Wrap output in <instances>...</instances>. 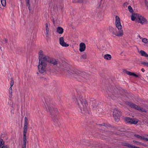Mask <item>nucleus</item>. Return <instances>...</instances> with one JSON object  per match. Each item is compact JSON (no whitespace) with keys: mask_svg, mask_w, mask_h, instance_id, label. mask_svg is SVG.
Masks as SVG:
<instances>
[{"mask_svg":"<svg viewBox=\"0 0 148 148\" xmlns=\"http://www.w3.org/2000/svg\"><path fill=\"white\" fill-rule=\"evenodd\" d=\"M72 99L73 101H75L82 113L84 114L89 113L90 109L88 103L82 95H78L77 98L75 96H73Z\"/></svg>","mask_w":148,"mask_h":148,"instance_id":"f257e3e1","label":"nucleus"},{"mask_svg":"<svg viewBox=\"0 0 148 148\" xmlns=\"http://www.w3.org/2000/svg\"><path fill=\"white\" fill-rule=\"evenodd\" d=\"M45 106L47 110L52 114L56 115L58 114V112L52 101L49 98H47L45 99Z\"/></svg>","mask_w":148,"mask_h":148,"instance_id":"f03ea898","label":"nucleus"},{"mask_svg":"<svg viewBox=\"0 0 148 148\" xmlns=\"http://www.w3.org/2000/svg\"><path fill=\"white\" fill-rule=\"evenodd\" d=\"M64 71L66 74L70 75L73 77L77 79L78 80L82 79V78H85L86 77V75L84 72H81L78 70L73 71V73L72 72L73 71L71 69H64Z\"/></svg>","mask_w":148,"mask_h":148,"instance_id":"7ed1b4c3","label":"nucleus"},{"mask_svg":"<svg viewBox=\"0 0 148 148\" xmlns=\"http://www.w3.org/2000/svg\"><path fill=\"white\" fill-rule=\"evenodd\" d=\"M131 20L132 21L136 20V22L143 25L147 23V20L143 16L138 13L133 14L131 16Z\"/></svg>","mask_w":148,"mask_h":148,"instance_id":"20e7f679","label":"nucleus"},{"mask_svg":"<svg viewBox=\"0 0 148 148\" xmlns=\"http://www.w3.org/2000/svg\"><path fill=\"white\" fill-rule=\"evenodd\" d=\"M115 25L116 27L119 30V32L116 33H115L113 32V34L117 36H122L123 35L122 27L121 25L120 19L118 16H116L115 17Z\"/></svg>","mask_w":148,"mask_h":148,"instance_id":"39448f33","label":"nucleus"},{"mask_svg":"<svg viewBox=\"0 0 148 148\" xmlns=\"http://www.w3.org/2000/svg\"><path fill=\"white\" fill-rule=\"evenodd\" d=\"M28 124V119L26 117H25L24 119V123L23 127V145L22 146V148H26L27 143V125Z\"/></svg>","mask_w":148,"mask_h":148,"instance_id":"423d86ee","label":"nucleus"},{"mask_svg":"<svg viewBox=\"0 0 148 148\" xmlns=\"http://www.w3.org/2000/svg\"><path fill=\"white\" fill-rule=\"evenodd\" d=\"M47 61H39L38 69L40 73H43L46 71Z\"/></svg>","mask_w":148,"mask_h":148,"instance_id":"0eeeda50","label":"nucleus"},{"mask_svg":"<svg viewBox=\"0 0 148 148\" xmlns=\"http://www.w3.org/2000/svg\"><path fill=\"white\" fill-rule=\"evenodd\" d=\"M39 61H48L49 60V57L44 54V52L40 50L38 53Z\"/></svg>","mask_w":148,"mask_h":148,"instance_id":"6e6552de","label":"nucleus"},{"mask_svg":"<svg viewBox=\"0 0 148 148\" xmlns=\"http://www.w3.org/2000/svg\"><path fill=\"white\" fill-rule=\"evenodd\" d=\"M121 115V112L119 110L114 109L113 112V116L116 121H118Z\"/></svg>","mask_w":148,"mask_h":148,"instance_id":"1a4fd4ad","label":"nucleus"},{"mask_svg":"<svg viewBox=\"0 0 148 148\" xmlns=\"http://www.w3.org/2000/svg\"><path fill=\"white\" fill-rule=\"evenodd\" d=\"M128 105L131 108H133L141 112H145L144 109L141 108L138 106L131 103H129Z\"/></svg>","mask_w":148,"mask_h":148,"instance_id":"9d476101","label":"nucleus"},{"mask_svg":"<svg viewBox=\"0 0 148 148\" xmlns=\"http://www.w3.org/2000/svg\"><path fill=\"white\" fill-rule=\"evenodd\" d=\"M128 105L131 108H133L141 112H145L144 109L141 108L138 106L131 103H129Z\"/></svg>","mask_w":148,"mask_h":148,"instance_id":"9b49d317","label":"nucleus"},{"mask_svg":"<svg viewBox=\"0 0 148 148\" xmlns=\"http://www.w3.org/2000/svg\"><path fill=\"white\" fill-rule=\"evenodd\" d=\"M59 42L60 44L64 47H67L69 45L68 44L64 42V38L63 37H61L60 38Z\"/></svg>","mask_w":148,"mask_h":148,"instance_id":"f8f14e48","label":"nucleus"},{"mask_svg":"<svg viewBox=\"0 0 148 148\" xmlns=\"http://www.w3.org/2000/svg\"><path fill=\"white\" fill-rule=\"evenodd\" d=\"M46 25V37L47 40H49L50 38V36L49 34V29L48 27V24L47 23L45 24Z\"/></svg>","mask_w":148,"mask_h":148,"instance_id":"ddd939ff","label":"nucleus"},{"mask_svg":"<svg viewBox=\"0 0 148 148\" xmlns=\"http://www.w3.org/2000/svg\"><path fill=\"white\" fill-rule=\"evenodd\" d=\"M86 46L85 44L83 42L80 43L79 45V50L80 52H82L84 51L85 50Z\"/></svg>","mask_w":148,"mask_h":148,"instance_id":"4468645a","label":"nucleus"},{"mask_svg":"<svg viewBox=\"0 0 148 148\" xmlns=\"http://www.w3.org/2000/svg\"><path fill=\"white\" fill-rule=\"evenodd\" d=\"M123 72L125 73L126 74H127V75H130V76H133L134 77H138V75L136 74L135 73L133 72H130L129 71L126 70H124L123 71Z\"/></svg>","mask_w":148,"mask_h":148,"instance_id":"2eb2a0df","label":"nucleus"},{"mask_svg":"<svg viewBox=\"0 0 148 148\" xmlns=\"http://www.w3.org/2000/svg\"><path fill=\"white\" fill-rule=\"evenodd\" d=\"M0 148H8L7 145H4V142L1 138H0Z\"/></svg>","mask_w":148,"mask_h":148,"instance_id":"dca6fc26","label":"nucleus"},{"mask_svg":"<svg viewBox=\"0 0 148 148\" xmlns=\"http://www.w3.org/2000/svg\"><path fill=\"white\" fill-rule=\"evenodd\" d=\"M47 62H49L50 63L53 64L54 65H56L58 63L57 61L54 59H51L49 57V61H47Z\"/></svg>","mask_w":148,"mask_h":148,"instance_id":"f3484780","label":"nucleus"},{"mask_svg":"<svg viewBox=\"0 0 148 148\" xmlns=\"http://www.w3.org/2000/svg\"><path fill=\"white\" fill-rule=\"evenodd\" d=\"M99 102L94 100L92 103V106L94 108V109H95L98 106Z\"/></svg>","mask_w":148,"mask_h":148,"instance_id":"a211bd4d","label":"nucleus"},{"mask_svg":"<svg viewBox=\"0 0 148 148\" xmlns=\"http://www.w3.org/2000/svg\"><path fill=\"white\" fill-rule=\"evenodd\" d=\"M64 32V29L61 27H58L57 28V32L60 34H62Z\"/></svg>","mask_w":148,"mask_h":148,"instance_id":"6ab92c4d","label":"nucleus"},{"mask_svg":"<svg viewBox=\"0 0 148 148\" xmlns=\"http://www.w3.org/2000/svg\"><path fill=\"white\" fill-rule=\"evenodd\" d=\"M134 136L138 139H139L141 140H146L147 138H145L144 136H141L139 135L136 134L134 135Z\"/></svg>","mask_w":148,"mask_h":148,"instance_id":"aec40b11","label":"nucleus"},{"mask_svg":"<svg viewBox=\"0 0 148 148\" xmlns=\"http://www.w3.org/2000/svg\"><path fill=\"white\" fill-rule=\"evenodd\" d=\"M140 53L142 56H143L146 57H148V54L144 51L141 50L140 52Z\"/></svg>","mask_w":148,"mask_h":148,"instance_id":"412c9836","label":"nucleus"},{"mask_svg":"<svg viewBox=\"0 0 148 148\" xmlns=\"http://www.w3.org/2000/svg\"><path fill=\"white\" fill-rule=\"evenodd\" d=\"M104 58L107 60H110L111 58V56L110 54H107L103 56Z\"/></svg>","mask_w":148,"mask_h":148,"instance_id":"4be33fe9","label":"nucleus"},{"mask_svg":"<svg viewBox=\"0 0 148 148\" xmlns=\"http://www.w3.org/2000/svg\"><path fill=\"white\" fill-rule=\"evenodd\" d=\"M138 121L137 120H135L131 118V120L130 121L129 123L131 124H136L138 123Z\"/></svg>","mask_w":148,"mask_h":148,"instance_id":"5701e85b","label":"nucleus"},{"mask_svg":"<svg viewBox=\"0 0 148 148\" xmlns=\"http://www.w3.org/2000/svg\"><path fill=\"white\" fill-rule=\"evenodd\" d=\"M128 9L129 11V12H130V13H132V14H134V12L133 9H132V8L131 7V6L130 5H129L128 7Z\"/></svg>","mask_w":148,"mask_h":148,"instance_id":"b1692460","label":"nucleus"},{"mask_svg":"<svg viewBox=\"0 0 148 148\" xmlns=\"http://www.w3.org/2000/svg\"><path fill=\"white\" fill-rule=\"evenodd\" d=\"M133 142L134 143H136L137 144L139 145H143L144 144L142 142L137 141L136 140H134L133 141Z\"/></svg>","mask_w":148,"mask_h":148,"instance_id":"393cba45","label":"nucleus"},{"mask_svg":"<svg viewBox=\"0 0 148 148\" xmlns=\"http://www.w3.org/2000/svg\"><path fill=\"white\" fill-rule=\"evenodd\" d=\"M142 41L145 44H148V39L146 38H142Z\"/></svg>","mask_w":148,"mask_h":148,"instance_id":"a878e982","label":"nucleus"},{"mask_svg":"<svg viewBox=\"0 0 148 148\" xmlns=\"http://www.w3.org/2000/svg\"><path fill=\"white\" fill-rule=\"evenodd\" d=\"M125 120L126 123H129L130 121L131 120V118L129 117H126Z\"/></svg>","mask_w":148,"mask_h":148,"instance_id":"bb28decb","label":"nucleus"},{"mask_svg":"<svg viewBox=\"0 0 148 148\" xmlns=\"http://www.w3.org/2000/svg\"><path fill=\"white\" fill-rule=\"evenodd\" d=\"M1 4L3 6V7L5 6L6 5V1L5 0H1Z\"/></svg>","mask_w":148,"mask_h":148,"instance_id":"cd10ccee","label":"nucleus"},{"mask_svg":"<svg viewBox=\"0 0 148 148\" xmlns=\"http://www.w3.org/2000/svg\"><path fill=\"white\" fill-rule=\"evenodd\" d=\"M141 64L145 66H147L148 67V62L143 61L141 62Z\"/></svg>","mask_w":148,"mask_h":148,"instance_id":"c85d7f7f","label":"nucleus"},{"mask_svg":"<svg viewBox=\"0 0 148 148\" xmlns=\"http://www.w3.org/2000/svg\"><path fill=\"white\" fill-rule=\"evenodd\" d=\"M14 81H13V78H11V83L10 84V86H11V87H12L14 85Z\"/></svg>","mask_w":148,"mask_h":148,"instance_id":"c756f323","label":"nucleus"},{"mask_svg":"<svg viewBox=\"0 0 148 148\" xmlns=\"http://www.w3.org/2000/svg\"><path fill=\"white\" fill-rule=\"evenodd\" d=\"M87 57L86 54H84L81 56V59H85Z\"/></svg>","mask_w":148,"mask_h":148,"instance_id":"7c9ffc66","label":"nucleus"},{"mask_svg":"<svg viewBox=\"0 0 148 148\" xmlns=\"http://www.w3.org/2000/svg\"><path fill=\"white\" fill-rule=\"evenodd\" d=\"M145 3L146 6L147 7V8L148 9V2L147 0H145Z\"/></svg>","mask_w":148,"mask_h":148,"instance_id":"2f4dec72","label":"nucleus"},{"mask_svg":"<svg viewBox=\"0 0 148 148\" xmlns=\"http://www.w3.org/2000/svg\"><path fill=\"white\" fill-rule=\"evenodd\" d=\"M85 0H77V2L79 3H82Z\"/></svg>","mask_w":148,"mask_h":148,"instance_id":"473e14b6","label":"nucleus"},{"mask_svg":"<svg viewBox=\"0 0 148 148\" xmlns=\"http://www.w3.org/2000/svg\"><path fill=\"white\" fill-rule=\"evenodd\" d=\"M9 99H11L12 97V94H9Z\"/></svg>","mask_w":148,"mask_h":148,"instance_id":"72a5a7b5","label":"nucleus"},{"mask_svg":"<svg viewBox=\"0 0 148 148\" xmlns=\"http://www.w3.org/2000/svg\"><path fill=\"white\" fill-rule=\"evenodd\" d=\"M127 2H125V3L124 4H123V6H127Z\"/></svg>","mask_w":148,"mask_h":148,"instance_id":"f704fd0d","label":"nucleus"},{"mask_svg":"<svg viewBox=\"0 0 148 148\" xmlns=\"http://www.w3.org/2000/svg\"><path fill=\"white\" fill-rule=\"evenodd\" d=\"M30 4H29V5H27V6H28V9L30 11L31 10V9L30 8Z\"/></svg>","mask_w":148,"mask_h":148,"instance_id":"c9c22d12","label":"nucleus"},{"mask_svg":"<svg viewBox=\"0 0 148 148\" xmlns=\"http://www.w3.org/2000/svg\"><path fill=\"white\" fill-rule=\"evenodd\" d=\"M9 94H12V90H9Z\"/></svg>","mask_w":148,"mask_h":148,"instance_id":"e433bc0d","label":"nucleus"},{"mask_svg":"<svg viewBox=\"0 0 148 148\" xmlns=\"http://www.w3.org/2000/svg\"><path fill=\"white\" fill-rule=\"evenodd\" d=\"M141 71L143 72H145V69H143V68H142L141 69Z\"/></svg>","mask_w":148,"mask_h":148,"instance_id":"4c0bfd02","label":"nucleus"},{"mask_svg":"<svg viewBox=\"0 0 148 148\" xmlns=\"http://www.w3.org/2000/svg\"><path fill=\"white\" fill-rule=\"evenodd\" d=\"M80 144L81 145H82V144L85 145V144L84 143H83V141H81V142H80Z\"/></svg>","mask_w":148,"mask_h":148,"instance_id":"58836bf2","label":"nucleus"},{"mask_svg":"<svg viewBox=\"0 0 148 148\" xmlns=\"http://www.w3.org/2000/svg\"><path fill=\"white\" fill-rule=\"evenodd\" d=\"M110 47H108V48H105V49H106V50H109L110 49Z\"/></svg>","mask_w":148,"mask_h":148,"instance_id":"ea45409f","label":"nucleus"},{"mask_svg":"<svg viewBox=\"0 0 148 148\" xmlns=\"http://www.w3.org/2000/svg\"><path fill=\"white\" fill-rule=\"evenodd\" d=\"M27 5H29V4H30L29 3V1H27Z\"/></svg>","mask_w":148,"mask_h":148,"instance_id":"a19ab883","label":"nucleus"},{"mask_svg":"<svg viewBox=\"0 0 148 148\" xmlns=\"http://www.w3.org/2000/svg\"><path fill=\"white\" fill-rule=\"evenodd\" d=\"M12 87H11V86H10V87L9 88V90H12Z\"/></svg>","mask_w":148,"mask_h":148,"instance_id":"79ce46f5","label":"nucleus"},{"mask_svg":"<svg viewBox=\"0 0 148 148\" xmlns=\"http://www.w3.org/2000/svg\"><path fill=\"white\" fill-rule=\"evenodd\" d=\"M108 95H109L110 97H112V96H111V94L110 93V92L109 93H108Z\"/></svg>","mask_w":148,"mask_h":148,"instance_id":"37998d69","label":"nucleus"},{"mask_svg":"<svg viewBox=\"0 0 148 148\" xmlns=\"http://www.w3.org/2000/svg\"><path fill=\"white\" fill-rule=\"evenodd\" d=\"M5 42L6 43H7V39H5Z\"/></svg>","mask_w":148,"mask_h":148,"instance_id":"c03bdc74","label":"nucleus"},{"mask_svg":"<svg viewBox=\"0 0 148 148\" xmlns=\"http://www.w3.org/2000/svg\"><path fill=\"white\" fill-rule=\"evenodd\" d=\"M103 125L104 126H105V127H106V126H107L106 125V124H105V123L103 124Z\"/></svg>","mask_w":148,"mask_h":148,"instance_id":"a18cd8bd","label":"nucleus"},{"mask_svg":"<svg viewBox=\"0 0 148 148\" xmlns=\"http://www.w3.org/2000/svg\"><path fill=\"white\" fill-rule=\"evenodd\" d=\"M139 38L140 39H142V37H141L140 35H139Z\"/></svg>","mask_w":148,"mask_h":148,"instance_id":"49530a36","label":"nucleus"},{"mask_svg":"<svg viewBox=\"0 0 148 148\" xmlns=\"http://www.w3.org/2000/svg\"><path fill=\"white\" fill-rule=\"evenodd\" d=\"M100 110L101 111H102V109H101V108H100L99 109V110Z\"/></svg>","mask_w":148,"mask_h":148,"instance_id":"de8ad7c7","label":"nucleus"},{"mask_svg":"<svg viewBox=\"0 0 148 148\" xmlns=\"http://www.w3.org/2000/svg\"><path fill=\"white\" fill-rule=\"evenodd\" d=\"M146 141H148V138H146Z\"/></svg>","mask_w":148,"mask_h":148,"instance_id":"09e8293b","label":"nucleus"},{"mask_svg":"<svg viewBox=\"0 0 148 148\" xmlns=\"http://www.w3.org/2000/svg\"><path fill=\"white\" fill-rule=\"evenodd\" d=\"M29 1V0H27V1Z\"/></svg>","mask_w":148,"mask_h":148,"instance_id":"8fccbe9b","label":"nucleus"},{"mask_svg":"<svg viewBox=\"0 0 148 148\" xmlns=\"http://www.w3.org/2000/svg\"><path fill=\"white\" fill-rule=\"evenodd\" d=\"M147 136H148V135H147Z\"/></svg>","mask_w":148,"mask_h":148,"instance_id":"3c124183","label":"nucleus"},{"mask_svg":"<svg viewBox=\"0 0 148 148\" xmlns=\"http://www.w3.org/2000/svg\"><path fill=\"white\" fill-rule=\"evenodd\" d=\"M0 10H1V9L0 8Z\"/></svg>","mask_w":148,"mask_h":148,"instance_id":"603ef678","label":"nucleus"},{"mask_svg":"<svg viewBox=\"0 0 148 148\" xmlns=\"http://www.w3.org/2000/svg\"><path fill=\"white\" fill-rule=\"evenodd\" d=\"M0 10H1V9L0 8Z\"/></svg>","mask_w":148,"mask_h":148,"instance_id":"864d4df0","label":"nucleus"}]
</instances>
